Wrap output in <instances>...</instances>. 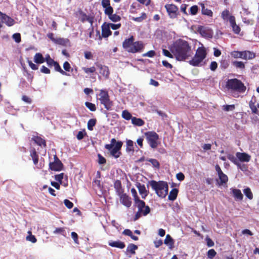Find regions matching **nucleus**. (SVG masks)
Wrapping results in <instances>:
<instances>
[{"instance_id": "nucleus-1", "label": "nucleus", "mask_w": 259, "mask_h": 259, "mask_svg": "<svg viewBox=\"0 0 259 259\" xmlns=\"http://www.w3.org/2000/svg\"><path fill=\"white\" fill-rule=\"evenodd\" d=\"M176 59L179 61L188 59L193 54L191 47L186 40L179 39L176 40L170 49Z\"/></svg>"}, {"instance_id": "nucleus-2", "label": "nucleus", "mask_w": 259, "mask_h": 259, "mask_svg": "<svg viewBox=\"0 0 259 259\" xmlns=\"http://www.w3.org/2000/svg\"><path fill=\"white\" fill-rule=\"evenodd\" d=\"M135 38L133 35L126 38L122 42L123 48L128 53H137L143 51L145 45L142 41H134Z\"/></svg>"}, {"instance_id": "nucleus-3", "label": "nucleus", "mask_w": 259, "mask_h": 259, "mask_svg": "<svg viewBox=\"0 0 259 259\" xmlns=\"http://www.w3.org/2000/svg\"><path fill=\"white\" fill-rule=\"evenodd\" d=\"M122 145V141H117L115 139L112 138L110 144L105 145V148L107 150V153L110 156L117 159L121 155V149Z\"/></svg>"}, {"instance_id": "nucleus-4", "label": "nucleus", "mask_w": 259, "mask_h": 259, "mask_svg": "<svg viewBox=\"0 0 259 259\" xmlns=\"http://www.w3.org/2000/svg\"><path fill=\"white\" fill-rule=\"evenodd\" d=\"M150 185L159 197L164 198L167 195L168 186L167 182L162 181L157 182L152 180L150 182Z\"/></svg>"}, {"instance_id": "nucleus-5", "label": "nucleus", "mask_w": 259, "mask_h": 259, "mask_svg": "<svg viewBox=\"0 0 259 259\" xmlns=\"http://www.w3.org/2000/svg\"><path fill=\"white\" fill-rule=\"evenodd\" d=\"M226 87L231 93L242 94L246 90L244 84L237 78L229 79L226 82Z\"/></svg>"}, {"instance_id": "nucleus-6", "label": "nucleus", "mask_w": 259, "mask_h": 259, "mask_svg": "<svg viewBox=\"0 0 259 259\" xmlns=\"http://www.w3.org/2000/svg\"><path fill=\"white\" fill-rule=\"evenodd\" d=\"M206 51L204 47H199L196 51V53L192 59L189 61L190 65L193 66H200L203 64L202 62L206 58Z\"/></svg>"}, {"instance_id": "nucleus-7", "label": "nucleus", "mask_w": 259, "mask_h": 259, "mask_svg": "<svg viewBox=\"0 0 259 259\" xmlns=\"http://www.w3.org/2000/svg\"><path fill=\"white\" fill-rule=\"evenodd\" d=\"M99 96L100 103L103 105L107 110H111L113 106V102L110 100L108 92L106 90H101Z\"/></svg>"}, {"instance_id": "nucleus-8", "label": "nucleus", "mask_w": 259, "mask_h": 259, "mask_svg": "<svg viewBox=\"0 0 259 259\" xmlns=\"http://www.w3.org/2000/svg\"><path fill=\"white\" fill-rule=\"evenodd\" d=\"M146 140L149 146L153 149L157 147L160 144L159 135L155 132H147L145 133Z\"/></svg>"}, {"instance_id": "nucleus-9", "label": "nucleus", "mask_w": 259, "mask_h": 259, "mask_svg": "<svg viewBox=\"0 0 259 259\" xmlns=\"http://www.w3.org/2000/svg\"><path fill=\"white\" fill-rule=\"evenodd\" d=\"M165 9L168 14V17L172 19L177 18L180 15L179 11V8L174 4H166L164 6Z\"/></svg>"}, {"instance_id": "nucleus-10", "label": "nucleus", "mask_w": 259, "mask_h": 259, "mask_svg": "<svg viewBox=\"0 0 259 259\" xmlns=\"http://www.w3.org/2000/svg\"><path fill=\"white\" fill-rule=\"evenodd\" d=\"M196 31L202 36L205 38H211L213 36V31L210 28L204 26L199 25L195 27Z\"/></svg>"}, {"instance_id": "nucleus-11", "label": "nucleus", "mask_w": 259, "mask_h": 259, "mask_svg": "<svg viewBox=\"0 0 259 259\" xmlns=\"http://www.w3.org/2000/svg\"><path fill=\"white\" fill-rule=\"evenodd\" d=\"M54 161L49 163V168L53 171H61L63 169V164L56 155L54 156Z\"/></svg>"}, {"instance_id": "nucleus-12", "label": "nucleus", "mask_w": 259, "mask_h": 259, "mask_svg": "<svg viewBox=\"0 0 259 259\" xmlns=\"http://www.w3.org/2000/svg\"><path fill=\"white\" fill-rule=\"evenodd\" d=\"M120 202L125 207L129 208L132 204V201L131 197L126 193H123L119 195Z\"/></svg>"}, {"instance_id": "nucleus-13", "label": "nucleus", "mask_w": 259, "mask_h": 259, "mask_svg": "<svg viewBox=\"0 0 259 259\" xmlns=\"http://www.w3.org/2000/svg\"><path fill=\"white\" fill-rule=\"evenodd\" d=\"M135 203L137 205L139 211H140L141 208L142 215L145 216L150 212V207L148 205H145V202L144 201L140 200Z\"/></svg>"}, {"instance_id": "nucleus-14", "label": "nucleus", "mask_w": 259, "mask_h": 259, "mask_svg": "<svg viewBox=\"0 0 259 259\" xmlns=\"http://www.w3.org/2000/svg\"><path fill=\"white\" fill-rule=\"evenodd\" d=\"M112 34L111 31L110 30L109 25L104 23L102 26V36H99L100 39L103 37H108Z\"/></svg>"}, {"instance_id": "nucleus-15", "label": "nucleus", "mask_w": 259, "mask_h": 259, "mask_svg": "<svg viewBox=\"0 0 259 259\" xmlns=\"http://www.w3.org/2000/svg\"><path fill=\"white\" fill-rule=\"evenodd\" d=\"M136 186L138 188L140 194L143 199H145L148 195V191H147L146 187L144 184H142L139 182L136 184Z\"/></svg>"}, {"instance_id": "nucleus-16", "label": "nucleus", "mask_w": 259, "mask_h": 259, "mask_svg": "<svg viewBox=\"0 0 259 259\" xmlns=\"http://www.w3.org/2000/svg\"><path fill=\"white\" fill-rule=\"evenodd\" d=\"M97 66L100 69L99 72L106 78H108L110 75V71L109 68L105 65L100 64H96Z\"/></svg>"}, {"instance_id": "nucleus-17", "label": "nucleus", "mask_w": 259, "mask_h": 259, "mask_svg": "<svg viewBox=\"0 0 259 259\" xmlns=\"http://www.w3.org/2000/svg\"><path fill=\"white\" fill-rule=\"evenodd\" d=\"M230 24L234 33L238 34L241 31V29L239 25L236 24L235 17L234 16H231L230 18Z\"/></svg>"}, {"instance_id": "nucleus-18", "label": "nucleus", "mask_w": 259, "mask_h": 259, "mask_svg": "<svg viewBox=\"0 0 259 259\" xmlns=\"http://www.w3.org/2000/svg\"><path fill=\"white\" fill-rule=\"evenodd\" d=\"M30 156L32 158L33 164L36 166L37 168H41V166H37V165L38 164V162L39 156L34 148H32L30 150Z\"/></svg>"}, {"instance_id": "nucleus-19", "label": "nucleus", "mask_w": 259, "mask_h": 259, "mask_svg": "<svg viewBox=\"0 0 259 259\" xmlns=\"http://www.w3.org/2000/svg\"><path fill=\"white\" fill-rule=\"evenodd\" d=\"M114 188L116 194L118 196L124 193V189L122 188L121 182L120 180H116L114 183Z\"/></svg>"}, {"instance_id": "nucleus-20", "label": "nucleus", "mask_w": 259, "mask_h": 259, "mask_svg": "<svg viewBox=\"0 0 259 259\" xmlns=\"http://www.w3.org/2000/svg\"><path fill=\"white\" fill-rule=\"evenodd\" d=\"M236 156L239 161L241 162H248L250 160V156L246 153L237 152Z\"/></svg>"}, {"instance_id": "nucleus-21", "label": "nucleus", "mask_w": 259, "mask_h": 259, "mask_svg": "<svg viewBox=\"0 0 259 259\" xmlns=\"http://www.w3.org/2000/svg\"><path fill=\"white\" fill-rule=\"evenodd\" d=\"M1 18L2 19V21L5 23V24L8 26H12L15 24V20L6 14H3L1 17Z\"/></svg>"}, {"instance_id": "nucleus-22", "label": "nucleus", "mask_w": 259, "mask_h": 259, "mask_svg": "<svg viewBox=\"0 0 259 259\" xmlns=\"http://www.w3.org/2000/svg\"><path fill=\"white\" fill-rule=\"evenodd\" d=\"M108 245L113 247L123 249L125 247V245L123 242L120 241H112L110 240L108 242Z\"/></svg>"}, {"instance_id": "nucleus-23", "label": "nucleus", "mask_w": 259, "mask_h": 259, "mask_svg": "<svg viewBox=\"0 0 259 259\" xmlns=\"http://www.w3.org/2000/svg\"><path fill=\"white\" fill-rule=\"evenodd\" d=\"M32 140H33L36 144L39 145V146H43L44 147H46L47 146L46 140L40 137L33 136L32 138Z\"/></svg>"}, {"instance_id": "nucleus-24", "label": "nucleus", "mask_w": 259, "mask_h": 259, "mask_svg": "<svg viewBox=\"0 0 259 259\" xmlns=\"http://www.w3.org/2000/svg\"><path fill=\"white\" fill-rule=\"evenodd\" d=\"M256 56L255 53L250 51H244L243 59L251 60L255 58Z\"/></svg>"}, {"instance_id": "nucleus-25", "label": "nucleus", "mask_w": 259, "mask_h": 259, "mask_svg": "<svg viewBox=\"0 0 259 259\" xmlns=\"http://www.w3.org/2000/svg\"><path fill=\"white\" fill-rule=\"evenodd\" d=\"M231 190L233 194V196L235 199L238 200H242L243 199V195L239 189H232Z\"/></svg>"}, {"instance_id": "nucleus-26", "label": "nucleus", "mask_w": 259, "mask_h": 259, "mask_svg": "<svg viewBox=\"0 0 259 259\" xmlns=\"http://www.w3.org/2000/svg\"><path fill=\"white\" fill-rule=\"evenodd\" d=\"M34 61L37 64H42L45 62V58L40 53H37L34 56Z\"/></svg>"}, {"instance_id": "nucleus-27", "label": "nucleus", "mask_w": 259, "mask_h": 259, "mask_svg": "<svg viewBox=\"0 0 259 259\" xmlns=\"http://www.w3.org/2000/svg\"><path fill=\"white\" fill-rule=\"evenodd\" d=\"M179 190L177 188L172 189L169 192V194L168 196V199L169 200L174 201L177 199Z\"/></svg>"}, {"instance_id": "nucleus-28", "label": "nucleus", "mask_w": 259, "mask_h": 259, "mask_svg": "<svg viewBox=\"0 0 259 259\" xmlns=\"http://www.w3.org/2000/svg\"><path fill=\"white\" fill-rule=\"evenodd\" d=\"M164 243L165 244L168 245L170 249L174 247V241L169 234L166 235Z\"/></svg>"}, {"instance_id": "nucleus-29", "label": "nucleus", "mask_w": 259, "mask_h": 259, "mask_svg": "<svg viewBox=\"0 0 259 259\" xmlns=\"http://www.w3.org/2000/svg\"><path fill=\"white\" fill-rule=\"evenodd\" d=\"M53 66L54 67V69H55V71H56L57 72H59L61 74H62L63 75H66V76L70 75L66 71H64L62 69L61 67H60V66L59 65V64L57 61L55 62V63L54 64Z\"/></svg>"}, {"instance_id": "nucleus-30", "label": "nucleus", "mask_w": 259, "mask_h": 259, "mask_svg": "<svg viewBox=\"0 0 259 259\" xmlns=\"http://www.w3.org/2000/svg\"><path fill=\"white\" fill-rule=\"evenodd\" d=\"M132 123L135 125L141 126L144 124L145 122L141 118L133 117L132 118Z\"/></svg>"}, {"instance_id": "nucleus-31", "label": "nucleus", "mask_w": 259, "mask_h": 259, "mask_svg": "<svg viewBox=\"0 0 259 259\" xmlns=\"http://www.w3.org/2000/svg\"><path fill=\"white\" fill-rule=\"evenodd\" d=\"M126 151L127 152L134 151V142L131 140H127L126 141Z\"/></svg>"}, {"instance_id": "nucleus-32", "label": "nucleus", "mask_w": 259, "mask_h": 259, "mask_svg": "<svg viewBox=\"0 0 259 259\" xmlns=\"http://www.w3.org/2000/svg\"><path fill=\"white\" fill-rule=\"evenodd\" d=\"M122 234L130 236L134 240L137 241L139 239L138 237L133 235L132 231L128 229H125L122 232Z\"/></svg>"}, {"instance_id": "nucleus-33", "label": "nucleus", "mask_w": 259, "mask_h": 259, "mask_svg": "<svg viewBox=\"0 0 259 259\" xmlns=\"http://www.w3.org/2000/svg\"><path fill=\"white\" fill-rule=\"evenodd\" d=\"M227 158L232 162L236 165L238 166V167L240 168L241 165L238 162L237 157L234 156L233 154H229L227 155Z\"/></svg>"}, {"instance_id": "nucleus-34", "label": "nucleus", "mask_w": 259, "mask_h": 259, "mask_svg": "<svg viewBox=\"0 0 259 259\" xmlns=\"http://www.w3.org/2000/svg\"><path fill=\"white\" fill-rule=\"evenodd\" d=\"M231 56L234 58L243 59V51H234L230 53Z\"/></svg>"}, {"instance_id": "nucleus-35", "label": "nucleus", "mask_w": 259, "mask_h": 259, "mask_svg": "<svg viewBox=\"0 0 259 259\" xmlns=\"http://www.w3.org/2000/svg\"><path fill=\"white\" fill-rule=\"evenodd\" d=\"M138 249V246L133 243H130L127 247L126 251L132 254L136 253L135 250Z\"/></svg>"}, {"instance_id": "nucleus-36", "label": "nucleus", "mask_w": 259, "mask_h": 259, "mask_svg": "<svg viewBox=\"0 0 259 259\" xmlns=\"http://www.w3.org/2000/svg\"><path fill=\"white\" fill-rule=\"evenodd\" d=\"M232 15H230V12L228 10L226 9L222 12L221 17L225 21H229L230 22V18Z\"/></svg>"}, {"instance_id": "nucleus-37", "label": "nucleus", "mask_w": 259, "mask_h": 259, "mask_svg": "<svg viewBox=\"0 0 259 259\" xmlns=\"http://www.w3.org/2000/svg\"><path fill=\"white\" fill-rule=\"evenodd\" d=\"M202 13L203 15H207L208 16H212L213 13L211 10L205 8L204 4H202L201 5Z\"/></svg>"}, {"instance_id": "nucleus-38", "label": "nucleus", "mask_w": 259, "mask_h": 259, "mask_svg": "<svg viewBox=\"0 0 259 259\" xmlns=\"http://www.w3.org/2000/svg\"><path fill=\"white\" fill-rule=\"evenodd\" d=\"M232 65L236 68L244 69L245 67V64L242 61H234L232 62Z\"/></svg>"}, {"instance_id": "nucleus-39", "label": "nucleus", "mask_w": 259, "mask_h": 259, "mask_svg": "<svg viewBox=\"0 0 259 259\" xmlns=\"http://www.w3.org/2000/svg\"><path fill=\"white\" fill-rule=\"evenodd\" d=\"M219 179L220 180L221 184L223 185V184L226 183L228 181V178L227 176L224 174L223 172L218 175Z\"/></svg>"}, {"instance_id": "nucleus-40", "label": "nucleus", "mask_w": 259, "mask_h": 259, "mask_svg": "<svg viewBox=\"0 0 259 259\" xmlns=\"http://www.w3.org/2000/svg\"><path fill=\"white\" fill-rule=\"evenodd\" d=\"M147 160L148 161L150 162L152 164V165H153V166L154 167H155L158 169L159 168L160 164L157 159H153V158H149V159H147Z\"/></svg>"}, {"instance_id": "nucleus-41", "label": "nucleus", "mask_w": 259, "mask_h": 259, "mask_svg": "<svg viewBox=\"0 0 259 259\" xmlns=\"http://www.w3.org/2000/svg\"><path fill=\"white\" fill-rule=\"evenodd\" d=\"M57 44L62 46H65L69 40L67 38H58L55 41Z\"/></svg>"}, {"instance_id": "nucleus-42", "label": "nucleus", "mask_w": 259, "mask_h": 259, "mask_svg": "<svg viewBox=\"0 0 259 259\" xmlns=\"http://www.w3.org/2000/svg\"><path fill=\"white\" fill-rule=\"evenodd\" d=\"M96 119H91L88 121L87 125L89 130H93V127L96 125Z\"/></svg>"}, {"instance_id": "nucleus-43", "label": "nucleus", "mask_w": 259, "mask_h": 259, "mask_svg": "<svg viewBox=\"0 0 259 259\" xmlns=\"http://www.w3.org/2000/svg\"><path fill=\"white\" fill-rule=\"evenodd\" d=\"M243 192L245 195L250 200L253 199V194L249 188H246L244 189Z\"/></svg>"}, {"instance_id": "nucleus-44", "label": "nucleus", "mask_w": 259, "mask_h": 259, "mask_svg": "<svg viewBox=\"0 0 259 259\" xmlns=\"http://www.w3.org/2000/svg\"><path fill=\"white\" fill-rule=\"evenodd\" d=\"M122 117L126 120L132 119L133 117L132 116V114L126 110H123L122 112Z\"/></svg>"}, {"instance_id": "nucleus-45", "label": "nucleus", "mask_w": 259, "mask_h": 259, "mask_svg": "<svg viewBox=\"0 0 259 259\" xmlns=\"http://www.w3.org/2000/svg\"><path fill=\"white\" fill-rule=\"evenodd\" d=\"M147 18V15L145 13H142V15L140 17H133L132 20L138 22H141L144 20L146 19Z\"/></svg>"}, {"instance_id": "nucleus-46", "label": "nucleus", "mask_w": 259, "mask_h": 259, "mask_svg": "<svg viewBox=\"0 0 259 259\" xmlns=\"http://www.w3.org/2000/svg\"><path fill=\"white\" fill-rule=\"evenodd\" d=\"M108 18L113 22H116L120 20L121 17L120 16L116 14H112L111 15L108 16Z\"/></svg>"}, {"instance_id": "nucleus-47", "label": "nucleus", "mask_w": 259, "mask_h": 259, "mask_svg": "<svg viewBox=\"0 0 259 259\" xmlns=\"http://www.w3.org/2000/svg\"><path fill=\"white\" fill-rule=\"evenodd\" d=\"M85 106L91 111H95L96 110V106L95 104L89 102H86L84 103Z\"/></svg>"}, {"instance_id": "nucleus-48", "label": "nucleus", "mask_w": 259, "mask_h": 259, "mask_svg": "<svg viewBox=\"0 0 259 259\" xmlns=\"http://www.w3.org/2000/svg\"><path fill=\"white\" fill-rule=\"evenodd\" d=\"M82 69L87 74L94 73L96 70V69L94 66H92L90 68L83 67L82 68Z\"/></svg>"}, {"instance_id": "nucleus-49", "label": "nucleus", "mask_w": 259, "mask_h": 259, "mask_svg": "<svg viewBox=\"0 0 259 259\" xmlns=\"http://www.w3.org/2000/svg\"><path fill=\"white\" fill-rule=\"evenodd\" d=\"M249 107L251 110V111L254 114H257L258 113V110L257 109V107L255 105L254 103L252 102V101H251L249 103Z\"/></svg>"}, {"instance_id": "nucleus-50", "label": "nucleus", "mask_w": 259, "mask_h": 259, "mask_svg": "<svg viewBox=\"0 0 259 259\" xmlns=\"http://www.w3.org/2000/svg\"><path fill=\"white\" fill-rule=\"evenodd\" d=\"M131 193L134 197L135 202L140 200L137 194V191L135 188H133L131 189Z\"/></svg>"}, {"instance_id": "nucleus-51", "label": "nucleus", "mask_w": 259, "mask_h": 259, "mask_svg": "<svg viewBox=\"0 0 259 259\" xmlns=\"http://www.w3.org/2000/svg\"><path fill=\"white\" fill-rule=\"evenodd\" d=\"M217 254V252L213 249H209L207 252V255L209 258L212 259Z\"/></svg>"}, {"instance_id": "nucleus-52", "label": "nucleus", "mask_w": 259, "mask_h": 259, "mask_svg": "<svg viewBox=\"0 0 259 259\" xmlns=\"http://www.w3.org/2000/svg\"><path fill=\"white\" fill-rule=\"evenodd\" d=\"M54 234H60L63 236H65V230L64 228H56L53 231Z\"/></svg>"}, {"instance_id": "nucleus-53", "label": "nucleus", "mask_w": 259, "mask_h": 259, "mask_svg": "<svg viewBox=\"0 0 259 259\" xmlns=\"http://www.w3.org/2000/svg\"><path fill=\"white\" fill-rule=\"evenodd\" d=\"M64 173H61L58 175H56L55 176V179L58 181L60 184H62V180L64 178Z\"/></svg>"}, {"instance_id": "nucleus-54", "label": "nucleus", "mask_w": 259, "mask_h": 259, "mask_svg": "<svg viewBox=\"0 0 259 259\" xmlns=\"http://www.w3.org/2000/svg\"><path fill=\"white\" fill-rule=\"evenodd\" d=\"M12 37L17 43H19L21 41V34L19 33H14Z\"/></svg>"}, {"instance_id": "nucleus-55", "label": "nucleus", "mask_w": 259, "mask_h": 259, "mask_svg": "<svg viewBox=\"0 0 259 259\" xmlns=\"http://www.w3.org/2000/svg\"><path fill=\"white\" fill-rule=\"evenodd\" d=\"M198 10V7L196 5L192 6L190 9V13L192 15H196Z\"/></svg>"}, {"instance_id": "nucleus-56", "label": "nucleus", "mask_w": 259, "mask_h": 259, "mask_svg": "<svg viewBox=\"0 0 259 259\" xmlns=\"http://www.w3.org/2000/svg\"><path fill=\"white\" fill-rule=\"evenodd\" d=\"M104 13L106 15L109 16L113 13V8L111 6L106 8L104 11Z\"/></svg>"}, {"instance_id": "nucleus-57", "label": "nucleus", "mask_w": 259, "mask_h": 259, "mask_svg": "<svg viewBox=\"0 0 259 259\" xmlns=\"http://www.w3.org/2000/svg\"><path fill=\"white\" fill-rule=\"evenodd\" d=\"M72 238L73 239L74 242L77 244H79L78 241V236L77 234L74 232H72L71 233Z\"/></svg>"}, {"instance_id": "nucleus-58", "label": "nucleus", "mask_w": 259, "mask_h": 259, "mask_svg": "<svg viewBox=\"0 0 259 259\" xmlns=\"http://www.w3.org/2000/svg\"><path fill=\"white\" fill-rule=\"evenodd\" d=\"M98 163L100 164H103L106 163V159L100 154H98Z\"/></svg>"}, {"instance_id": "nucleus-59", "label": "nucleus", "mask_w": 259, "mask_h": 259, "mask_svg": "<svg viewBox=\"0 0 259 259\" xmlns=\"http://www.w3.org/2000/svg\"><path fill=\"white\" fill-rule=\"evenodd\" d=\"M64 203L65 206L69 209L72 208L73 206V203L68 199H65Z\"/></svg>"}, {"instance_id": "nucleus-60", "label": "nucleus", "mask_w": 259, "mask_h": 259, "mask_svg": "<svg viewBox=\"0 0 259 259\" xmlns=\"http://www.w3.org/2000/svg\"><path fill=\"white\" fill-rule=\"evenodd\" d=\"M163 54L169 58H173L174 56V54H171L168 50L166 49L162 50Z\"/></svg>"}, {"instance_id": "nucleus-61", "label": "nucleus", "mask_w": 259, "mask_h": 259, "mask_svg": "<svg viewBox=\"0 0 259 259\" xmlns=\"http://www.w3.org/2000/svg\"><path fill=\"white\" fill-rule=\"evenodd\" d=\"M155 55V52L153 50H151L145 53L143 55V57H153Z\"/></svg>"}, {"instance_id": "nucleus-62", "label": "nucleus", "mask_w": 259, "mask_h": 259, "mask_svg": "<svg viewBox=\"0 0 259 259\" xmlns=\"http://www.w3.org/2000/svg\"><path fill=\"white\" fill-rule=\"evenodd\" d=\"M108 24L109 25L110 28H111L113 30H116L118 28H119L121 26V24H113V23H108Z\"/></svg>"}, {"instance_id": "nucleus-63", "label": "nucleus", "mask_w": 259, "mask_h": 259, "mask_svg": "<svg viewBox=\"0 0 259 259\" xmlns=\"http://www.w3.org/2000/svg\"><path fill=\"white\" fill-rule=\"evenodd\" d=\"M22 100L23 101H24V102L27 103V104H31L32 103V100L31 98H30L29 97L26 96V95H23L22 96Z\"/></svg>"}, {"instance_id": "nucleus-64", "label": "nucleus", "mask_w": 259, "mask_h": 259, "mask_svg": "<svg viewBox=\"0 0 259 259\" xmlns=\"http://www.w3.org/2000/svg\"><path fill=\"white\" fill-rule=\"evenodd\" d=\"M218 68V63L215 61H212L210 65V69L211 71H215Z\"/></svg>"}]
</instances>
